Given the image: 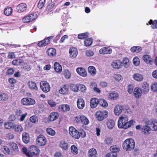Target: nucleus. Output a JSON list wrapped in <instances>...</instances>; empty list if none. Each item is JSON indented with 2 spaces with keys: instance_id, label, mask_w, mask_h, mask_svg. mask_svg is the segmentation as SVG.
Here are the masks:
<instances>
[{
  "instance_id": "79ce46f5",
  "label": "nucleus",
  "mask_w": 157,
  "mask_h": 157,
  "mask_svg": "<svg viewBox=\"0 0 157 157\" xmlns=\"http://www.w3.org/2000/svg\"><path fill=\"white\" fill-rule=\"evenodd\" d=\"M143 132L145 134H148L149 133V132L151 130V128L150 126H148V125H144L143 127L142 128Z\"/></svg>"
},
{
  "instance_id": "c03bdc74",
  "label": "nucleus",
  "mask_w": 157,
  "mask_h": 157,
  "mask_svg": "<svg viewBox=\"0 0 157 157\" xmlns=\"http://www.w3.org/2000/svg\"><path fill=\"white\" fill-rule=\"evenodd\" d=\"M8 98V96L5 94L0 93V101H4L7 100Z\"/></svg>"
},
{
  "instance_id": "4468645a",
  "label": "nucleus",
  "mask_w": 157,
  "mask_h": 157,
  "mask_svg": "<svg viewBox=\"0 0 157 157\" xmlns=\"http://www.w3.org/2000/svg\"><path fill=\"white\" fill-rule=\"evenodd\" d=\"M59 116V114L57 112L52 113L48 117V119L50 121H53L57 119Z\"/></svg>"
},
{
  "instance_id": "8fccbe9b",
  "label": "nucleus",
  "mask_w": 157,
  "mask_h": 157,
  "mask_svg": "<svg viewBox=\"0 0 157 157\" xmlns=\"http://www.w3.org/2000/svg\"><path fill=\"white\" fill-rule=\"evenodd\" d=\"M92 39L88 38L87 39L84 41V43L85 46H90L92 44Z\"/></svg>"
},
{
  "instance_id": "7c9ffc66",
  "label": "nucleus",
  "mask_w": 157,
  "mask_h": 157,
  "mask_svg": "<svg viewBox=\"0 0 157 157\" xmlns=\"http://www.w3.org/2000/svg\"><path fill=\"white\" fill-rule=\"evenodd\" d=\"M14 131L16 132H21L23 129L21 125H15L14 124L13 127Z\"/></svg>"
},
{
  "instance_id": "680f3d73",
  "label": "nucleus",
  "mask_w": 157,
  "mask_h": 157,
  "mask_svg": "<svg viewBox=\"0 0 157 157\" xmlns=\"http://www.w3.org/2000/svg\"><path fill=\"white\" fill-rule=\"evenodd\" d=\"M23 68L24 69V70L26 71H29L31 69V67L30 65L27 64V63H24V67H23Z\"/></svg>"
},
{
  "instance_id": "5701e85b",
  "label": "nucleus",
  "mask_w": 157,
  "mask_h": 157,
  "mask_svg": "<svg viewBox=\"0 0 157 157\" xmlns=\"http://www.w3.org/2000/svg\"><path fill=\"white\" fill-rule=\"evenodd\" d=\"M97 151L94 148H91L88 151V156L89 157H97Z\"/></svg>"
},
{
  "instance_id": "0e129e2a",
  "label": "nucleus",
  "mask_w": 157,
  "mask_h": 157,
  "mask_svg": "<svg viewBox=\"0 0 157 157\" xmlns=\"http://www.w3.org/2000/svg\"><path fill=\"white\" fill-rule=\"evenodd\" d=\"M79 88L82 92H85L86 91V86L82 84H80L78 86Z\"/></svg>"
},
{
  "instance_id": "39448f33",
  "label": "nucleus",
  "mask_w": 157,
  "mask_h": 157,
  "mask_svg": "<svg viewBox=\"0 0 157 157\" xmlns=\"http://www.w3.org/2000/svg\"><path fill=\"white\" fill-rule=\"evenodd\" d=\"M21 103L22 104L25 105H33L35 104V100L30 98H25L21 100Z\"/></svg>"
},
{
  "instance_id": "dca6fc26",
  "label": "nucleus",
  "mask_w": 157,
  "mask_h": 157,
  "mask_svg": "<svg viewBox=\"0 0 157 157\" xmlns=\"http://www.w3.org/2000/svg\"><path fill=\"white\" fill-rule=\"evenodd\" d=\"M28 85L29 88L34 91H36L38 88L36 83L33 81H29L28 83Z\"/></svg>"
},
{
  "instance_id": "1a4fd4ad",
  "label": "nucleus",
  "mask_w": 157,
  "mask_h": 157,
  "mask_svg": "<svg viewBox=\"0 0 157 157\" xmlns=\"http://www.w3.org/2000/svg\"><path fill=\"white\" fill-rule=\"evenodd\" d=\"M37 17V15L36 14H32L25 17L22 19L24 23H28L31 22Z\"/></svg>"
},
{
  "instance_id": "bb28decb",
  "label": "nucleus",
  "mask_w": 157,
  "mask_h": 157,
  "mask_svg": "<svg viewBox=\"0 0 157 157\" xmlns=\"http://www.w3.org/2000/svg\"><path fill=\"white\" fill-rule=\"evenodd\" d=\"M121 62L119 60H116L112 63V66L114 68L119 69L121 67Z\"/></svg>"
},
{
  "instance_id": "bf43d9fd",
  "label": "nucleus",
  "mask_w": 157,
  "mask_h": 157,
  "mask_svg": "<svg viewBox=\"0 0 157 157\" xmlns=\"http://www.w3.org/2000/svg\"><path fill=\"white\" fill-rule=\"evenodd\" d=\"M45 0H40L38 5V7L40 9H41L45 4Z\"/></svg>"
},
{
  "instance_id": "864d4df0",
  "label": "nucleus",
  "mask_w": 157,
  "mask_h": 157,
  "mask_svg": "<svg viewBox=\"0 0 157 157\" xmlns=\"http://www.w3.org/2000/svg\"><path fill=\"white\" fill-rule=\"evenodd\" d=\"M123 64L125 68H127L129 65V61L127 58H125L123 60Z\"/></svg>"
},
{
  "instance_id": "b1692460",
  "label": "nucleus",
  "mask_w": 157,
  "mask_h": 157,
  "mask_svg": "<svg viewBox=\"0 0 157 157\" xmlns=\"http://www.w3.org/2000/svg\"><path fill=\"white\" fill-rule=\"evenodd\" d=\"M143 59L144 62L146 63L150 64H151L152 62V59L149 55H144L143 56Z\"/></svg>"
},
{
  "instance_id": "0eeeda50",
  "label": "nucleus",
  "mask_w": 157,
  "mask_h": 157,
  "mask_svg": "<svg viewBox=\"0 0 157 157\" xmlns=\"http://www.w3.org/2000/svg\"><path fill=\"white\" fill-rule=\"evenodd\" d=\"M40 85L41 89L44 92H48L50 90V86L49 84L46 81H43L41 82Z\"/></svg>"
},
{
  "instance_id": "2eb2a0df",
  "label": "nucleus",
  "mask_w": 157,
  "mask_h": 157,
  "mask_svg": "<svg viewBox=\"0 0 157 157\" xmlns=\"http://www.w3.org/2000/svg\"><path fill=\"white\" fill-rule=\"evenodd\" d=\"M27 8V5L24 3L19 4L17 7V11L19 12H23Z\"/></svg>"
},
{
  "instance_id": "338daca9",
  "label": "nucleus",
  "mask_w": 157,
  "mask_h": 157,
  "mask_svg": "<svg viewBox=\"0 0 157 157\" xmlns=\"http://www.w3.org/2000/svg\"><path fill=\"white\" fill-rule=\"evenodd\" d=\"M30 121L32 123H34L36 122L37 121V118L36 116H33L30 118Z\"/></svg>"
},
{
  "instance_id": "c85d7f7f",
  "label": "nucleus",
  "mask_w": 157,
  "mask_h": 157,
  "mask_svg": "<svg viewBox=\"0 0 157 157\" xmlns=\"http://www.w3.org/2000/svg\"><path fill=\"white\" fill-rule=\"evenodd\" d=\"M59 109L60 111L65 112L69 110L70 108L68 105H61L59 106Z\"/></svg>"
},
{
  "instance_id": "423d86ee",
  "label": "nucleus",
  "mask_w": 157,
  "mask_h": 157,
  "mask_svg": "<svg viewBox=\"0 0 157 157\" xmlns=\"http://www.w3.org/2000/svg\"><path fill=\"white\" fill-rule=\"evenodd\" d=\"M70 134L75 138L78 139L80 137L79 132L73 126L70 127L69 130Z\"/></svg>"
},
{
  "instance_id": "37998d69",
  "label": "nucleus",
  "mask_w": 157,
  "mask_h": 157,
  "mask_svg": "<svg viewBox=\"0 0 157 157\" xmlns=\"http://www.w3.org/2000/svg\"><path fill=\"white\" fill-rule=\"evenodd\" d=\"M9 145L14 151L17 152L18 151V148L17 144L16 143L13 142L10 143H9Z\"/></svg>"
},
{
  "instance_id": "13d9d810",
  "label": "nucleus",
  "mask_w": 157,
  "mask_h": 157,
  "mask_svg": "<svg viewBox=\"0 0 157 157\" xmlns=\"http://www.w3.org/2000/svg\"><path fill=\"white\" fill-rule=\"evenodd\" d=\"M64 75L65 77L67 78H69L71 77V73L70 72L67 70H65L64 71Z\"/></svg>"
},
{
  "instance_id": "aec40b11",
  "label": "nucleus",
  "mask_w": 157,
  "mask_h": 157,
  "mask_svg": "<svg viewBox=\"0 0 157 157\" xmlns=\"http://www.w3.org/2000/svg\"><path fill=\"white\" fill-rule=\"evenodd\" d=\"M99 100L96 98H92L90 101L91 107L94 108L96 107L98 104Z\"/></svg>"
},
{
  "instance_id": "4c0bfd02",
  "label": "nucleus",
  "mask_w": 157,
  "mask_h": 157,
  "mask_svg": "<svg viewBox=\"0 0 157 157\" xmlns=\"http://www.w3.org/2000/svg\"><path fill=\"white\" fill-rule=\"evenodd\" d=\"M89 72L93 76H94L96 73L95 68L93 66H90L88 68Z\"/></svg>"
},
{
  "instance_id": "a878e982",
  "label": "nucleus",
  "mask_w": 157,
  "mask_h": 157,
  "mask_svg": "<svg viewBox=\"0 0 157 157\" xmlns=\"http://www.w3.org/2000/svg\"><path fill=\"white\" fill-rule=\"evenodd\" d=\"M59 93L63 94H67L68 92V88L67 86L64 85L59 90Z\"/></svg>"
},
{
  "instance_id": "e433bc0d",
  "label": "nucleus",
  "mask_w": 157,
  "mask_h": 157,
  "mask_svg": "<svg viewBox=\"0 0 157 157\" xmlns=\"http://www.w3.org/2000/svg\"><path fill=\"white\" fill-rule=\"evenodd\" d=\"M14 124L11 122H5L4 124L5 128L6 129H12L13 128Z\"/></svg>"
},
{
  "instance_id": "c9c22d12",
  "label": "nucleus",
  "mask_w": 157,
  "mask_h": 157,
  "mask_svg": "<svg viewBox=\"0 0 157 157\" xmlns=\"http://www.w3.org/2000/svg\"><path fill=\"white\" fill-rule=\"evenodd\" d=\"M142 87L143 89V91L145 94H146L149 90V86L147 82H144L142 85Z\"/></svg>"
},
{
  "instance_id": "4be33fe9",
  "label": "nucleus",
  "mask_w": 157,
  "mask_h": 157,
  "mask_svg": "<svg viewBox=\"0 0 157 157\" xmlns=\"http://www.w3.org/2000/svg\"><path fill=\"white\" fill-rule=\"evenodd\" d=\"M118 97V94L114 92L109 93L108 95V98L111 100H114L117 99Z\"/></svg>"
},
{
  "instance_id": "ddd939ff",
  "label": "nucleus",
  "mask_w": 157,
  "mask_h": 157,
  "mask_svg": "<svg viewBox=\"0 0 157 157\" xmlns=\"http://www.w3.org/2000/svg\"><path fill=\"white\" fill-rule=\"evenodd\" d=\"M77 73L80 76L85 77L87 74L85 70L82 67H78L76 69Z\"/></svg>"
},
{
  "instance_id": "412c9836",
  "label": "nucleus",
  "mask_w": 157,
  "mask_h": 157,
  "mask_svg": "<svg viewBox=\"0 0 157 157\" xmlns=\"http://www.w3.org/2000/svg\"><path fill=\"white\" fill-rule=\"evenodd\" d=\"M77 105L79 109H82L85 106L84 101L82 98H79L78 99Z\"/></svg>"
},
{
  "instance_id": "58836bf2",
  "label": "nucleus",
  "mask_w": 157,
  "mask_h": 157,
  "mask_svg": "<svg viewBox=\"0 0 157 157\" xmlns=\"http://www.w3.org/2000/svg\"><path fill=\"white\" fill-rule=\"evenodd\" d=\"M13 12L12 9L10 7L6 8L4 10V13L5 15L9 16Z\"/></svg>"
},
{
  "instance_id": "f704fd0d",
  "label": "nucleus",
  "mask_w": 157,
  "mask_h": 157,
  "mask_svg": "<svg viewBox=\"0 0 157 157\" xmlns=\"http://www.w3.org/2000/svg\"><path fill=\"white\" fill-rule=\"evenodd\" d=\"M113 142V138L110 137H106L104 140V143L105 144L108 145H111Z\"/></svg>"
},
{
  "instance_id": "f03ea898",
  "label": "nucleus",
  "mask_w": 157,
  "mask_h": 157,
  "mask_svg": "<svg viewBox=\"0 0 157 157\" xmlns=\"http://www.w3.org/2000/svg\"><path fill=\"white\" fill-rule=\"evenodd\" d=\"M135 146V143L134 140L132 139H128L125 140L123 143V147L124 149L126 151H131L134 149Z\"/></svg>"
},
{
  "instance_id": "49530a36",
  "label": "nucleus",
  "mask_w": 157,
  "mask_h": 157,
  "mask_svg": "<svg viewBox=\"0 0 157 157\" xmlns=\"http://www.w3.org/2000/svg\"><path fill=\"white\" fill-rule=\"evenodd\" d=\"M71 89L75 92H77L78 90L79 87L78 85L72 84L70 85Z\"/></svg>"
},
{
  "instance_id": "393cba45",
  "label": "nucleus",
  "mask_w": 157,
  "mask_h": 157,
  "mask_svg": "<svg viewBox=\"0 0 157 157\" xmlns=\"http://www.w3.org/2000/svg\"><path fill=\"white\" fill-rule=\"evenodd\" d=\"M50 43V41H49L47 39H44L41 41H40L38 43L37 45L39 47H44Z\"/></svg>"
},
{
  "instance_id": "473e14b6",
  "label": "nucleus",
  "mask_w": 157,
  "mask_h": 157,
  "mask_svg": "<svg viewBox=\"0 0 157 157\" xmlns=\"http://www.w3.org/2000/svg\"><path fill=\"white\" fill-rule=\"evenodd\" d=\"M115 123L114 121L112 120H109L107 122V125L108 128L110 129L113 128L115 125Z\"/></svg>"
},
{
  "instance_id": "f3484780",
  "label": "nucleus",
  "mask_w": 157,
  "mask_h": 157,
  "mask_svg": "<svg viewBox=\"0 0 157 157\" xmlns=\"http://www.w3.org/2000/svg\"><path fill=\"white\" fill-rule=\"evenodd\" d=\"M123 108L120 105H117L115 107L114 112L116 115H119L122 112Z\"/></svg>"
},
{
  "instance_id": "72a5a7b5",
  "label": "nucleus",
  "mask_w": 157,
  "mask_h": 157,
  "mask_svg": "<svg viewBox=\"0 0 157 157\" xmlns=\"http://www.w3.org/2000/svg\"><path fill=\"white\" fill-rule=\"evenodd\" d=\"M2 152L6 155H9L10 154V151L9 148L6 146H3L1 148Z\"/></svg>"
},
{
  "instance_id": "f257e3e1",
  "label": "nucleus",
  "mask_w": 157,
  "mask_h": 157,
  "mask_svg": "<svg viewBox=\"0 0 157 157\" xmlns=\"http://www.w3.org/2000/svg\"><path fill=\"white\" fill-rule=\"evenodd\" d=\"M128 119L127 115H124L121 116L118 121V126L119 128L127 129L130 127L133 121L131 120L128 121Z\"/></svg>"
},
{
  "instance_id": "2f4dec72",
  "label": "nucleus",
  "mask_w": 157,
  "mask_h": 157,
  "mask_svg": "<svg viewBox=\"0 0 157 157\" xmlns=\"http://www.w3.org/2000/svg\"><path fill=\"white\" fill-rule=\"evenodd\" d=\"M47 53L49 56H55L56 54V50L54 48H50L47 50Z\"/></svg>"
},
{
  "instance_id": "a211bd4d",
  "label": "nucleus",
  "mask_w": 157,
  "mask_h": 157,
  "mask_svg": "<svg viewBox=\"0 0 157 157\" xmlns=\"http://www.w3.org/2000/svg\"><path fill=\"white\" fill-rule=\"evenodd\" d=\"M142 93V90L140 88H136L134 91V96L136 98H139L141 97Z\"/></svg>"
},
{
  "instance_id": "4d7b16f0",
  "label": "nucleus",
  "mask_w": 157,
  "mask_h": 157,
  "mask_svg": "<svg viewBox=\"0 0 157 157\" xmlns=\"http://www.w3.org/2000/svg\"><path fill=\"white\" fill-rule=\"evenodd\" d=\"M99 102L100 105L104 107H106L108 105V104L106 101L103 99H101Z\"/></svg>"
},
{
  "instance_id": "6e6552de",
  "label": "nucleus",
  "mask_w": 157,
  "mask_h": 157,
  "mask_svg": "<svg viewBox=\"0 0 157 157\" xmlns=\"http://www.w3.org/2000/svg\"><path fill=\"white\" fill-rule=\"evenodd\" d=\"M40 150L36 146H32L29 148V154H28V156L32 157L33 155H37L39 154Z\"/></svg>"
},
{
  "instance_id": "6ab92c4d",
  "label": "nucleus",
  "mask_w": 157,
  "mask_h": 157,
  "mask_svg": "<svg viewBox=\"0 0 157 157\" xmlns=\"http://www.w3.org/2000/svg\"><path fill=\"white\" fill-rule=\"evenodd\" d=\"M22 140L25 144H27L29 143L30 140L29 134L27 132H23L22 134Z\"/></svg>"
},
{
  "instance_id": "603ef678",
  "label": "nucleus",
  "mask_w": 157,
  "mask_h": 157,
  "mask_svg": "<svg viewBox=\"0 0 157 157\" xmlns=\"http://www.w3.org/2000/svg\"><path fill=\"white\" fill-rule=\"evenodd\" d=\"M23 63V61L20 59H17L13 60L12 62V64L13 65H18Z\"/></svg>"
},
{
  "instance_id": "ea45409f",
  "label": "nucleus",
  "mask_w": 157,
  "mask_h": 157,
  "mask_svg": "<svg viewBox=\"0 0 157 157\" xmlns=\"http://www.w3.org/2000/svg\"><path fill=\"white\" fill-rule=\"evenodd\" d=\"M59 146L63 150H66L68 148L67 143L64 141H61Z\"/></svg>"
},
{
  "instance_id": "f8f14e48",
  "label": "nucleus",
  "mask_w": 157,
  "mask_h": 157,
  "mask_svg": "<svg viewBox=\"0 0 157 157\" xmlns=\"http://www.w3.org/2000/svg\"><path fill=\"white\" fill-rule=\"evenodd\" d=\"M112 51V49L110 48L106 47H103L99 50L100 53L103 54H110Z\"/></svg>"
},
{
  "instance_id": "de8ad7c7",
  "label": "nucleus",
  "mask_w": 157,
  "mask_h": 157,
  "mask_svg": "<svg viewBox=\"0 0 157 157\" xmlns=\"http://www.w3.org/2000/svg\"><path fill=\"white\" fill-rule=\"evenodd\" d=\"M71 152L74 155H76L78 153V149L77 147L75 145H72L71 147Z\"/></svg>"
},
{
  "instance_id": "9d476101",
  "label": "nucleus",
  "mask_w": 157,
  "mask_h": 157,
  "mask_svg": "<svg viewBox=\"0 0 157 157\" xmlns=\"http://www.w3.org/2000/svg\"><path fill=\"white\" fill-rule=\"evenodd\" d=\"M146 124L150 126L152 130H157V121L151 119L147 121Z\"/></svg>"
},
{
  "instance_id": "052dcab7",
  "label": "nucleus",
  "mask_w": 157,
  "mask_h": 157,
  "mask_svg": "<svg viewBox=\"0 0 157 157\" xmlns=\"http://www.w3.org/2000/svg\"><path fill=\"white\" fill-rule=\"evenodd\" d=\"M151 88L153 91L157 92V83L152 84L151 86Z\"/></svg>"
},
{
  "instance_id": "774afa93",
  "label": "nucleus",
  "mask_w": 157,
  "mask_h": 157,
  "mask_svg": "<svg viewBox=\"0 0 157 157\" xmlns=\"http://www.w3.org/2000/svg\"><path fill=\"white\" fill-rule=\"evenodd\" d=\"M117 154L116 153H113V152H110L108 153L106 156V157H116Z\"/></svg>"
},
{
  "instance_id": "cd10ccee",
  "label": "nucleus",
  "mask_w": 157,
  "mask_h": 157,
  "mask_svg": "<svg viewBox=\"0 0 157 157\" xmlns=\"http://www.w3.org/2000/svg\"><path fill=\"white\" fill-rule=\"evenodd\" d=\"M55 70L57 72L60 73L62 71V67L61 65L57 62H56L54 65Z\"/></svg>"
},
{
  "instance_id": "7ed1b4c3",
  "label": "nucleus",
  "mask_w": 157,
  "mask_h": 157,
  "mask_svg": "<svg viewBox=\"0 0 157 157\" xmlns=\"http://www.w3.org/2000/svg\"><path fill=\"white\" fill-rule=\"evenodd\" d=\"M108 114V113L107 111H99L96 112V117L98 121H101L107 117Z\"/></svg>"
},
{
  "instance_id": "5fc2aeb1",
  "label": "nucleus",
  "mask_w": 157,
  "mask_h": 157,
  "mask_svg": "<svg viewBox=\"0 0 157 157\" xmlns=\"http://www.w3.org/2000/svg\"><path fill=\"white\" fill-rule=\"evenodd\" d=\"M133 64L136 66H138L140 63V60L137 57H135L133 59Z\"/></svg>"
},
{
  "instance_id": "e2e57ef3",
  "label": "nucleus",
  "mask_w": 157,
  "mask_h": 157,
  "mask_svg": "<svg viewBox=\"0 0 157 157\" xmlns=\"http://www.w3.org/2000/svg\"><path fill=\"white\" fill-rule=\"evenodd\" d=\"M113 77L117 81H119L121 79L122 76L120 74H115Z\"/></svg>"
},
{
  "instance_id": "6e6d98bb",
  "label": "nucleus",
  "mask_w": 157,
  "mask_h": 157,
  "mask_svg": "<svg viewBox=\"0 0 157 157\" xmlns=\"http://www.w3.org/2000/svg\"><path fill=\"white\" fill-rule=\"evenodd\" d=\"M88 35V33H82L78 35V39H83L86 37Z\"/></svg>"
},
{
  "instance_id": "a19ab883",
  "label": "nucleus",
  "mask_w": 157,
  "mask_h": 157,
  "mask_svg": "<svg viewBox=\"0 0 157 157\" xmlns=\"http://www.w3.org/2000/svg\"><path fill=\"white\" fill-rule=\"evenodd\" d=\"M80 119L81 122L84 124L87 125L89 122L88 119L84 116L81 115Z\"/></svg>"
},
{
  "instance_id": "3c124183",
  "label": "nucleus",
  "mask_w": 157,
  "mask_h": 157,
  "mask_svg": "<svg viewBox=\"0 0 157 157\" xmlns=\"http://www.w3.org/2000/svg\"><path fill=\"white\" fill-rule=\"evenodd\" d=\"M148 23L150 24H152L151 27L153 29L157 28V20L153 21L152 20H150Z\"/></svg>"
},
{
  "instance_id": "20e7f679",
  "label": "nucleus",
  "mask_w": 157,
  "mask_h": 157,
  "mask_svg": "<svg viewBox=\"0 0 157 157\" xmlns=\"http://www.w3.org/2000/svg\"><path fill=\"white\" fill-rule=\"evenodd\" d=\"M36 144L39 146H44L47 143V140L43 135L40 134L36 138Z\"/></svg>"
},
{
  "instance_id": "a18cd8bd",
  "label": "nucleus",
  "mask_w": 157,
  "mask_h": 157,
  "mask_svg": "<svg viewBox=\"0 0 157 157\" xmlns=\"http://www.w3.org/2000/svg\"><path fill=\"white\" fill-rule=\"evenodd\" d=\"M110 149L111 152L114 153H117V152H119L120 150L119 148L115 145L111 146Z\"/></svg>"
},
{
  "instance_id": "09e8293b",
  "label": "nucleus",
  "mask_w": 157,
  "mask_h": 157,
  "mask_svg": "<svg viewBox=\"0 0 157 157\" xmlns=\"http://www.w3.org/2000/svg\"><path fill=\"white\" fill-rule=\"evenodd\" d=\"M46 131L49 135L52 136L55 135L56 133L55 131L51 128H47Z\"/></svg>"
},
{
  "instance_id": "69168bd1",
  "label": "nucleus",
  "mask_w": 157,
  "mask_h": 157,
  "mask_svg": "<svg viewBox=\"0 0 157 157\" xmlns=\"http://www.w3.org/2000/svg\"><path fill=\"white\" fill-rule=\"evenodd\" d=\"M133 86L132 85H130L128 87V92L131 94H132L133 90Z\"/></svg>"
},
{
  "instance_id": "c756f323",
  "label": "nucleus",
  "mask_w": 157,
  "mask_h": 157,
  "mask_svg": "<svg viewBox=\"0 0 157 157\" xmlns=\"http://www.w3.org/2000/svg\"><path fill=\"white\" fill-rule=\"evenodd\" d=\"M132 77L134 79L137 81H141L143 78L142 75L139 73L134 74Z\"/></svg>"
},
{
  "instance_id": "9b49d317",
  "label": "nucleus",
  "mask_w": 157,
  "mask_h": 157,
  "mask_svg": "<svg viewBox=\"0 0 157 157\" xmlns=\"http://www.w3.org/2000/svg\"><path fill=\"white\" fill-rule=\"evenodd\" d=\"M69 52L70 56L73 59L76 57L78 54L77 48L74 47H71L70 48Z\"/></svg>"
}]
</instances>
